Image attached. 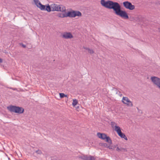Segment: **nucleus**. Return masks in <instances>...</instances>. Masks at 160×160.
<instances>
[{"mask_svg":"<svg viewBox=\"0 0 160 160\" xmlns=\"http://www.w3.org/2000/svg\"><path fill=\"white\" fill-rule=\"evenodd\" d=\"M10 88L11 89H12V90H16V91H18V90H17V89L16 88Z\"/></svg>","mask_w":160,"mask_h":160,"instance_id":"27","label":"nucleus"},{"mask_svg":"<svg viewBox=\"0 0 160 160\" xmlns=\"http://www.w3.org/2000/svg\"><path fill=\"white\" fill-rule=\"evenodd\" d=\"M104 143H100V145L101 146H103V144Z\"/></svg>","mask_w":160,"mask_h":160,"instance_id":"31","label":"nucleus"},{"mask_svg":"<svg viewBox=\"0 0 160 160\" xmlns=\"http://www.w3.org/2000/svg\"><path fill=\"white\" fill-rule=\"evenodd\" d=\"M7 109L11 112H14L19 114H22L24 111V109L22 108L15 106L11 105L9 107H8Z\"/></svg>","mask_w":160,"mask_h":160,"instance_id":"2","label":"nucleus"},{"mask_svg":"<svg viewBox=\"0 0 160 160\" xmlns=\"http://www.w3.org/2000/svg\"><path fill=\"white\" fill-rule=\"evenodd\" d=\"M60 97L61 98H63L64 97H67V95L65 94L64 93H59Z\"/></svg>","mask_w":160,"mask_h":160,"instance_id":"18","label":"nucleus"},{"mask_svg":"<svg viewBox=\"0 0 160 160\" xmlns=\"http://www.w3.org/2000/svg\"><path fill=\"white\" fill-rule=\"evenodd\" d=\"M57 16L58 17L61 18H64L65 17H68V12L67 13H65L63 14L60 12H59L57 14Z\"/></svg>","mask_w":160,"mask_h":160,"instance_id":"11","label":"nucleus"},{"mask_svg":"<svg viewBox=\"0 0 160 160\" xmlns=\"http://www.w3.org/2000/svg\"><path fill=\"white\" fill-rule=\"evenodd\" d=\"M78 101L77 99H73L72 103V105L73 106H75L78 103Z\"/></svg>","mask_w":160,"mask_h":160,"instance_id":"17","label":"nucleus"},{"mask_svg":"<svg viewBox=\"0 0 160 160\" xmlns=\"http://www.w3.org/2000/svg\"><path fill=\"white\" fill-rule=\"evenodd\" d=\"M108 148L109 149H113V148H112V146H110L109 145L108 147Z\"/></svg>","mask_w":160,"mask_h":160,"instance_id":"25","label":"nucleus"},{"mask_svg":"<svg viewBox=\"0 0 160 160\" xmlns=\"http://www.w3.org/2000/svg\"><path fill=\"white\" fill-rule=\"evenodd\" d=\"M20 45H22V46L23 48H25L26 47V46L25 45H24L23 43H21L20 44Z\"/></svg>","mask_w":160,"mask_h":160,"instance_id":"26","label":"nucleus"},{"mask_svg":"<svg viewBox=\"0 0 160 160\" xmlns=\"http://www.w3.org/2000/svg\"><path fill=\"white\" fill-rule=\"evenodd\" d=\"M119 149L120 148H119V147H118L117 148H116V150L118 152H119Z\"/></svg>","mask_w":160,"mask_h":160,"instance_id":"28","label":"nucleus"},{"mask_svg":"<svg viewBox=\"0 0 160 160\" xmlns=\"http://www.w3.org/2000/svg\"><path fill=\"white\" fill-rule=\"evenodd\" d=\"M159 32H160V28H159Z\"/></svg>","mask_w":160,"mask_h":160,"instance_id":"33","label":"nucleus"},{"mask_svg":"<svg viewBox=\"0 0 160 160\" xmlns=\"http://www.w3.org/2000/svg\"><path fill=\"white\" fill-rule=\"evenodd\" d=\"M68 17L70 18H75L76 16L81 17L82 16V13L78 11L72 10L68 12Z\"/></svg>","mask_w":160,"mask_h":160,"instance_id":"5","label":"nucleus"},{"mask_svg":"<svg viewBox=\"0 0 160 160\" xmlns=\"http://www.w3.org/2000/svg\"><path fill=\"white\" fill-rule=\"evenodd\" d=\"M2 60L1 58H0V63H2Z\"/></svg>","mask_w":160,"mask_h":160,"instance_id":"30","label":"nucleus"},{"mask_svg":"<svg viewBox=\"0 0 160 160\" xmlns=\"http://www.w3.org/2000/svg\"><path fill=\"white\" fill-rule=\"evenodd\" d=\"M45 7V10L47 11L48 12H50L51 11H52V10H51V5L49 6L48 4V5L46 6Z\"/></svg>","mask_w":160,"mask_h":160,"instance_id":"13","label":"nucleus"},{"mask_svg":"<svg viewBox=\"0 0 160 160\" xmlns=\"http://www.w3.org/2000/svg\"><path fill=\"white\" fill-rule=\"evenodd\" d=\"M111 125L112 128H115V126H117L116 123L114 122H111Z\"/></svg>","mask_w":160,"mask_h":160,"instance_id":"20","label":"nucleus"},{"mask_svg":"<svg viewBox=\"0 0 160 160\" xmlns=\"http://www.w3.org/2000/svg\"><path fill=\"white\" fill-rule=\"evenodd\" d=\"M101 4L102 6L108 9L113 10L115 14L125 19H128L129 17L127 12L121 9L120 5L117 2L111 0L106 1L101 0Z\"/></svg>","mask_w":160,"mask_h":160,"instance_id":"1","label":"nucleus"},{"mask_svg":"<svg viewBox=\"0 0 160 160\" xmlns=\"http://www.w3.org/2000/svg\"><path fill=\"white\" fill-rule=\"evenodd\" d=\"M52 11H57L58 12H65L66 8L62 5H58L53 3L51 4Z\"/></svg>","mask_w":160,"mask_h":160,"instance_id":"3","label":"nucleus"},{"mask_svg":"<svg viewBox=\"0 0 160 160\" xmlns=\"http://www.w3.org/2000/svg\"><path fill=\"white\" fill-rule=\"evenodd\" d=\"M137 108V109L138 110V112H139L140 113L142 114V110H141L139 109V108L138 107Z\"/></svg>","mask_w":160,"mask_h":160,"instance_id":"24","label":"nucleus"},{"mask_svg":"<svg viewBox=\"0 0 160 160\" xmlns=\"http://www.w3.org/2000/svg\"><path fill=\"white\" fill-rule=\"evenodd\" d=\"M115 130L117 132L118 134L121 131L120 127L118 126H115Z\"/></svg>","mask_w":160,"mask_h":160,"instance_id":"15","label":"nucleus"},{"mask_svg":"<svg viewBox=\"0 0 160 160\" xmlns=\"http://www.w3.org/2000/svg\"><path fill=\"white\" fill-rule=\"evenodd\" d=\"M97 135L99 138L102 140H106V141L110 144H112V141L111 139L109 136H107L106 134L104 133L98 132Z\"/></svg>","mask_w":160,"mask_h":160,"instance_id":"4","label":"nucleus"},{"mask_svg":"<svg viewBox=\"0 0 160 160\" xmlns=\"http://www.w3.org/2000/svg\"><path fill=\"white\" fill-rule=\"evenodd\" d=\"M62 37L66 39H71L73 38V36L71 32H66L62 35Z\"/></svg>","mask_w":160,"mask_h":160,"instance_id":"10","label":"nucleus"},{"mask_svg":"<svg viewBox=\"0 0 160 160\" xmlns=\"http://www.w3.org/2000/svg\"><path fill=\"white\" fill-rule=\"evenodd\" d=\"M78 158L82 160H95V158L93 156L90 155L83 154L81 156L78 157Z\"/></svg>","mask_w":160,"mask_h":160,"instance_id":"8","label":"nucleus"},{"mask_svg":"<svg viewBox=\"0 0 160 160\" xmlns=\"http://www.w3.org/2000/svg\"><path fill=\"white\" fill-rule=\"evenodd\" d=\"M123 5L126 8L129 10H133L135 8V6L132 4L131 2L128 1L123 2Z\"/></svg>","mask_w":160,"mask_h":160,"instance_id":"6","label":"nucleus"},{"mask_svg":"<svg viewBox=\"0 0 160 160\" xmlns=\"http://www.w3.org/2000/svg\"><path fill=\"white\" fill-rule=\"evenodd\" d=\"M88 52L90 54H92L94 53V51L92 49H90V48H89V49H88Z\"/></svg>","mask_w":160,"mask_h":160,"instance_id":"21","label":"nucleus"},{"mask_svg":"<svg viewBox=\"0 0 160 160\" xmlns=\"http://www.w3.org/2000/svg\"><path fill=\"white\" fill-rule=\"evenodd\" d=\"M122 101L123 103L127 104L129 106L132 107L133 106L132 102L127 97H123Z\"/></svg>","mask_w":160,"mask_h":160,"instance_id":"9","label":"nucleus"},{"mask_svg":"<svg viewBox=\"0 0 160 160\" xmlns=\"http://www.w3.org/2000/svg\"><path fill=\"white\" fill-rule=\"evenodd\" d=\"M127 150L126 148H120L119 152H127Z\"/></svg>","mask_w":160,"mask_h":160,"instance_id":"19","label":"nucleus"},{"mask_svg":"<svg viewBox=\"0 0 160 160\" xmlns=\"http://www.w3.org/2000/svg\"><path fill=\"white\" fill-rule=\"evenodd\" d=\"M118 135L122 138H124L125 140H127L128 138L121 131L118 133Z\"/></svg>","mask_w":160,"mask_h":160,"instance_id":"12","label":"nucleus"},{"mask_svg":"<svg viewBox=\"0 0 160 160\" xmlns=\"http://www.w3.org/2000/svg\"><path fill=\"white\" fill-rule=\"evenodd\" d=\"M83 48L84 49H86V50H88V49H89V48H87V47H83Z\"/></svg>","mask_w":160,"mask_h":160,"instance_id":"29","label":"nucleus"},{"mask_svg":"<svg viewBox=\"0 0 160 160\" xmlns=\"http://www.w3.org/2000/svg\"><path fill=\"white\" fill-rule=\"evenodd\" d=\"M114 89H116V91H117V92H116V93L117 94L118 93V91H117V90L116 88H114ZM118 92H119V91H118Z\"/></svg>","mask_w":160,"mask_h":160,"instance_id":"32","label":"nucleus"},{"mask_svg":"<svg viewBox=\"0 0 160 160\" xmlns=\"http://www.w3.org/2000/svg\"><path fill=\"white\" fill-rule=\"evenodd\" d=\"M33 1L37 6L39 8L42 4L39 0H33Z\"/></svg>","mask_w":160,"mask_h":160,"instance_id":"14","label":"nucleus"},{"mask_svg":"<svg viewBox=\"0 0 160 160\" xmlns=\"http://www.w3.org/2000/svg\"><path fill=\"white\" fill-rule=\"evenodd\" d=\"M45 7H46V6L45 5H42V4H41L40 6H39V8H40V9L41 10H45Z\"/></svg>","mask_w":160,"mask_h":160,"instance_id":"16","label":"nucleus"},{"mask_svg":"<svg viewBox=\"0 0 160 160\" xmlns=\"http://www.w3.org/2000/svg\"><path fill=\"white\" fill-rule=\"evenodd\" d=\"M35 152L38 154H41L42 153V152L41 151V150H37Z\"/></svg>","mask_w":160,"mask_h":160,"instance_id":"22","label":"nucleus"},{"mask_svg":"<svg viewBox=\"0 0 160 160\" xmlns=\"http://www.w3.org/2000/svg\"><path fill=\"white\" fill-rule=\"evenodd\" d=\"M103 146L105 148H108L109 146V145L108 144L106 143H104L103 144Z\"/></svg>","mask_w":160,"mask_h":160,"instance_id":"23","label":"nucleus"},{"mask_svg":"<svg viewBox=\"0 0 160 160\" xmlns=\"http://www.w3.org/2000/svg\"><path fill=\"white\" fill-rule=\"evenodd\" d=\"M151 80L153 83L160 89V78L155 76L152 77Z\"/></svg>","mask_w":160,"mask_h":160,"instance_id":"7","label":"nucleus"}]
</instances>
